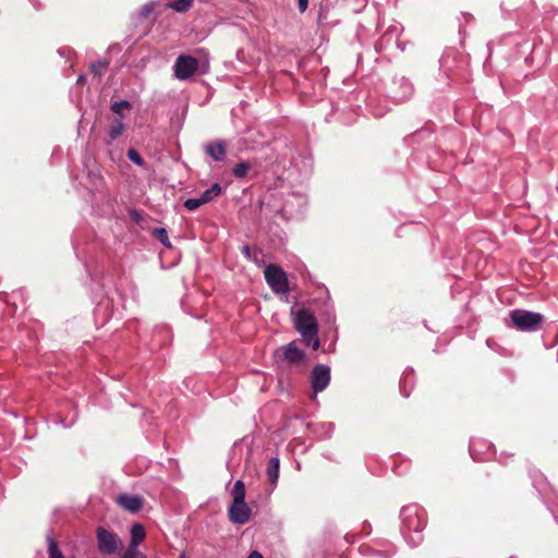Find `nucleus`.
Instances as JSON below:
<instances>
[{"label":"nucleus","instance_id":"27","mask_svg":"<svg viewBox=\"0 0 558 558\" xmlns=\"http://www.w3.org/2000/svg\"><path fill=\"white\" fill-rule=\"evenodd\" d=\"M241 252L242 254L247 258V259H253V256H252V251H251V247L248 245H243L242 248H241Z\"/></svg>","mask_w":558,"mask_h":558},{"label":"nucleus","instance_id":"11","mask_svg":"<svg viewBox=\"0 0 558 558\" xmlns=\"http://www.w3.org/2000/svg\"><path fill=\"white\" fill-rule=\"evenodd\" d=\"M117 504L126 511L136 513L142 509L144 499L138 495L120 494Z\"/></svg>","mask_w":558,"mask_h":558},{"label":"nucleus","instance_id":"7","mask_svg":"<svg viewBox=\"0 0 558 558\" xmlns=\"http://www.w3.org/2000/svg\"><path fill=\"white\" fill-rule=\"evenodd\" d=\"M222 192V189L219 183H214L208 190L204 191L199 197L187 198L184 202V207L194 211L199 208L202 205L211 202L214 198L219 196Z\"/></svg>","mask_w":558,"mask_h":558},{"label":"nucleus","instance_id":"4","mask_svg":"<svg viewBox=\"0 0 558 558\" xmlns=\"http://www.w3.org/2000/svg\"><path fill=\"white\" fill-rule=\"evenodd\" d=\"M97 546L104 556L120 555L123 548V542L119 535L102 526L96 531Z\"/></svg>","mask_w":558,"mask_h":558},{"label":"nucleus","instance_id":"17","mask_svg":"<svg viewBox=\"0 0 558 558\" xmlns=\"http://www.w3.org/2000/svg\"><path fill=\"white\" fill-rule=\"evenodd\" d=\"M251 170V163L247 161H241L234 166L232 169V174L238 178L242 179L247 175V172Z\"/></svg>","mask_w":558,"mask_h":558},{"label":"nucleus","instance_id":"10","mask_svg":"<svg viewBox=\"0 0 558 558\" xmlns=\"http://www.w3.org/2000/svg\"><path fill=\"white\" fill-rule=\"evenodd\" d=\"M250 517L251 509L245 501H241V504L232 501L229 508V518L231 522L236 524H244L250 520Z\"/></svg>","mask_w":558,"mask_h":558},{"label":"nucleus","instance_id":"29","mask_svg":"<svg viewBox=\"0 0 558 558\" xmlns=\"http://www.w3.org/2000/svg\"><path fill=\"white\" fill-rule=\"evenodd\" d=\"M247 558H264L259 553L253 551Z\"/></svg>","mask_w":558,"mask_h":558},{"label":"nucleus","instance_id":"20","mask_svg":"<svg viewBox=\"0 0 558 558\" xmlns=\"http://www.w3.org/2000/svg\"><path fill=\"white\" fill-rule=\"evenodd\" d=\"M485 445L486 444L481 440H471L469 449H470V453L474 460H481V458L478 457L480 449L482 447H484Z\"/></svg>","mask_w":558,"mask_h":558},{"label":"nucleus","instance_id":"22","mask_svg":"<svg viewBox=\"0 0 558 558\" xmlns=\"http://www.w3.org/2000/svg\"><path fill=\"white\" fill-rule=\"evenodd\" d=\"M131 107V104L128 101V100H120V101H116L111 105V110L119 114L120 117H122V111L124 109H128Z\"/></svg>","mask_w":558,"mask_h":558},{"label":"nucleus","instance_id":"6","mask_svg":"<svg viewBox=\"0 0 558 558\" xmlns=\"http://www.w3.org/2000/svg\"><path fill=\"white\" fill-rule=\"evenodd\" d=\"M173 69L175 77L185 81L199 70V62L192 56L181 54L177 58Z\"/></svg>","mask_w":558,"mask_h":558},{"label":"nucleus","instance_id":"24","mask_svg":"<svg viewBox=\"0 0 558 558\" xmlns=\"http://www.w3.org/2000/svg\"><path fill=\"white\" fill-rule=\"evenodd\" d=\"M155 235L157 236V239L165 245V246H170V241H169V238H168V233L166 231V229L163 228H157L155 230Z\"/></svg>","mask_w":558,"mask_h":558},{"label":"nucleus","instance_id":"30","mask_svg":"<svg viewBox=\"0 0 558 558\" xmlns=\"http://www.w3.org/2000/svg\"><path fill=\"white\" fill-rule=\"evenodd\" d=\"M85 80H86L85 75H80L77 78V84H84Z\"/></svg>","mask_w":558,"mask_h":558},{"label":"nucleus","instance_id":"21","mask_svg":"<svg viewBox=\"0 0 558 558\" xmlns=\"http://www.w3.org/2000/svg\"><path fill=\"white\" fill-rule=\"evenodd\" d=\"M193 0H175L171 3V8L177 12H185L192 5Z\"/></svg>","mask_w":558,"mask_h":558},{"label":"nucleus","instance_id":"25","mask_svg":"<svg viewBox=\"0 0 558 558\" xmlns=\"http://www.w3.org/2000/svg\"><path fill=\"white\" fill-rule=\"evenodd\" d=\"M107 66L106 62H97L92 65V72L95 75H101V70Z\"/></svg>","mask_w":558,"mask_h":558},{"label":"nucleus","instance_id":"15","mask_svg":"<svg viewBox=\"0 0 558 558\" xmlns=\"http://www.w3.org/2000/svg\"><path fill=\"white\" fill-rule=\"evenodd\" d=\"M399 83H400L401 92L400 93L399 92H393L392 98L396 101H404V100H407L412 95L413 86L405 78H401Z\"/></svg>","mask_w":558,"mask_h":558},{"label":"nucleus","instance_id":"26","mask_svg":"<svg viewBox=\"0 0 558 558\" xmlns=\"http://www.w3.org/2000/svg\"><path fill=\"white\" fill-rule=\"evenodd\" d=\"M122 558H146L143 553L124 551Z\"/></svg>","mask_w":558,"mask_h":558},{"label":"nucleus","instance_id":"13","mask_svg":"<svg viewBox=\"0 0 558 558\" xmlns=\"http://www.w3.org/2000/svg\"><path fill=\"white\" fill-rule=\"evenodd\" d=\"M205 151L208 156H210L215 161H222L226 158V145L222 141H215L209 143Z\"/></svg>","mask_w":558,"mask_h":558},{"label":"nucleus","instance_id":"3","mask_svg":"<svg viewBox=\"0 0 558 558\" xmlns=\"http://www.w3.org/2000/svg\"><path fill=\"white\" fill-rule=\"evenodd\" d=\"M544 316L539 313L515 308L509 313L505 319L507 326L514 327L517 330L532 332L539 329Z\"/></svg>","mask_w":558,"mask_h":558},{"label":"nucleus","instance_id":"9","mask_svg":"<svg viewBox=\"0 0 558 558\" xmlns=\"http://www.w3.org/2000/svg\"><path fill=\"white\" fill-rule=\"evenodd\" d=\"M281 353L283 360L291 365H301L304 361V352L296 347V342L292 341L289 344L281 347L277 350V354Z\"/></svg>","mask_w":558,"mask_h":558},{"label":"nucleus","instance_id":"16","mask_svg":"<svg viewBox=\"0 0 558 558\" xmlns=\"http://www.w3.org/2000/svg\"><path fill=\"white\" fill-rule=\"evenodd\" d=\"M231 495L235 502L241 504V501H245V486L241 480L234 483Z\"/></svg>","mask_w":558,"mask_h":558},{"label":"nucleus","instance_id":"23","mask_svg":"<svg viewBox=\"0 0 558 558\" xmlns=\"http://www.w3.org/2000/svg\"><path fill=\"white\" fill-rule=\"evenodd\" d=\"M128 158L137 166L144 165V159L142 158L140 153L134 148H130L128 150Z\"/></svg>","mask_w":558,"mask_h":558},{"label":"nucleus","instance_id":"12","mask_svg":"<svg viewBox=\"0 0 558 558\" xmlns=\"http://www.w3.org/2000/svg\"><path fill=\"white\" fill-rule=\"evenodd\" d=\"M130 534H131V539H130V544L125 551L141 553L138 550V545L145 539V536H146L144 526L140 523L133 524L131 527Z\"/></svg>","mask_w":558,"mask_h":558},{"label":"nucleus","instance_id":"28","mask_svg":"<svg viewBox=\"0 0 558 558\" xmlns=\"http://www.w3.org/2000/svg\"><path fill=\"white\" fill-rule=\"evenodd\" d=\"M299 9L301 12H305L308 7V0H298Z\"/></svg>","mask_w":558,"mask_h":558},{"label":"nucleus","instance_id":"19","mask_svg":"<svg viewBox=\"0 0 558 558\" xmlns=\"http://www.w3.org/2000/svg\"><path fill=\"white\" fill-rule=\"evenodd\" d=\"M124 124L122 123L121 120H117L111 126H110V130H109V136L111 140H117L118 137H120L123 132H124Z\"/></svg>","mask_w":558,"mask_h":558},{"label":"nucleus","instance_id":"8","mask_svg":"<svg viewBox=\"0 0 558 558\" xmlns=\"http://www.w3.org/2000/svg\"><path fill=\"white\" fill-rule=\"evenodd\" d=\"M330 383V368L327 365H316L311 375V384L315 393L324 391Z\"/></svg>","mask_w":558,"mask_h":558},{"label":"nucleus","instance_id":"14","mask_svg":"<svg viewBox=\"0 0 558 558\" xmlns=\"http://www.w3.org/2000/svg\"><path fill=\"white\" fill-rule=\"evenodd\" d=\"M280 461L278 457H271L269 459L266 474L272 487L277 486L279 478Z\"/></svg>","mask_w":558,"mask_h":558},{"label":"nucleus","instance_id":"5","mask_svg":"<svg viewBox=\"0 0 558 558\" xmlns=\"http://www.w3.org/2000/svg\"><path fill=\"white\" fill-rule=\"evenodd\" d=\"M265 279L271 290L276 293H287L289 290L288 279L284 271L277 265L270 264L266 267Z\"/></svg>","mask_w":558,"mask_h":558},{"label":"nucleus","instance_id":"1","mask_svg":"<svg viewBox=\"0 0 558 558\" xmlns=\"http://www.w3.org/2000/svg\"><path fill=\"white\" fill-rule=\"evenodd\" d=\"M402 533L411 546H417L423 541L422 531L426 525L424 512L415 505L403 507L401 510Z\"/></svg>","mask_w":558,"mask_h":558},{"label":"nucleus","instance_id":"18","mask_svg":"<svg viewBox=\"0 0 558 558\" xmlns=\"http://www.w3.org/2000/svg\"><path fill=\"white\" fill-rule=\"evenodd\" d=\"M48 554L49 558H64L62 551L58 547V544L51 536L48 537Z\"/></svg>","mask_w":558,"mask_h":558},{"label":"nucleus","instance_id":"2","mask_svg":"<svg viewBox=\"0 0 558 558\" xmlns=\"http://www.w3.org/2000/svg\"><path fill=\"white\" fill-rule=\"evenodd\" d=\"M294 325L303 341L313 350H317L320 342L317 337L318 326L314 315L306 310H301L296 313Z\"/></svg>","mask_w":558,"mask_h":558}]
</instances>
